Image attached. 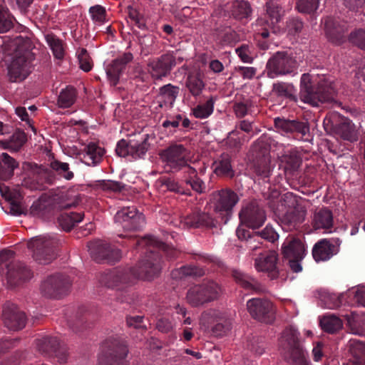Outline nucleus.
Segmentation results:
<instances>
[{
  "mask_svg": "<svg viewBox=\"0 0 365 365\" xmlns=\"http://www.w3.org/2000/svg\"><path fill=\"white\" fill-rule=\"evenodd\" d=\"M300 88V98L304 103L313 106H319L320 103H325L339 104L335 101L334 87L325 80L317 81L309 73H304L301 77Z\"/></svg>",
  "mask_w": 365,
  "mask_h": 365,
  "instance_id": "1",
  "label": "nucleus"
},
{
  "mask_svg": "<svg viewBox=\"0 0 365 365\" xmlns=\"http://www.w3.org/2000/svg\"><path fill=\"white\" fill-rule=\"evenodd\" d=\"M31 51L32 44L29 39L16 43L14 56L7 66V76L10 82H21L31 73L32 62L35 58Z\"/></svg>",
  "mask_w": 365,
  "mask_h": 365,
  "instance_id": "2",
  "label": "nucleus"
},
{
  "mask_svg": "<svg viewBox=\"0 0 365 365\" xmlns=\"http://www.w3.org/2000/svg\"><path fill=\"white\" fill-rule=\"evenodd\" d=\"M15 252L4 249L0 252V267L6 269V278L9 287H14L32 277L29 268L20 262L14 261Z\"/></svg>",
  "mask_w": 365,
  "mask_h": 365,
  "instance_id": "3",
  "label": "nucleus"
},
{
  "mask_svg": "<svg viewBox=\"0 0 365 365\" xmlns=\"http://www.w3.org/2000/svg\"><path fill=\"white\" fill-rule=\"evenodd\" d=\"M160 158L167 172H178L187 165L190 151L184 145L173 143L162 150Z\"/></svg>",
  "mask_w": 365,
  "mask_h": 365,
  "instance_id": "4",
  "label": "nucleus"
},
{
  "mask_svg": "<svg viewBox=\"0 0 365 365\" xmlns=\"http://www.w3.org/2000/svg\"><path fill=\"white\" fill-rule=\"evenodd\" d=\"M321 302L324 307L327 309H336L343 303L348 304H357L365 307V287L357 289L352 288L346 293L336 294L335 293H324L321 295Z\"/></svg>",
  "mask_w": 365,
  "mask_h": 365,
  "instance_id": "5",
  "label": "nucleus"
},
{
  "mask_svg": "<svg viewBox=\"0 0 365 365\" xmlns=\"http://www.w3.org/2000/svg\"><path fill=\"white\" fill-rule=\"evenodd\" d=\"M150 148L148 135H138L129 140L121 139L117 143L115 153L120 157L130 156L133 159L143 158Z\"/></svg>",
  "mask_w": 365,
  "mask_h": 365,
  "instance_id": "6",
  "label": "nucleus"
},
{
  "mask_svg": "<svg viewBox=\"0 0 365 365\" xmlns=\"http://www.w3.org/2000/svg\"><path fill=\"white\" fill-rule=\"evenodd\" d=\"M160 269V255L155 250H150L138 264L130 269V271L135 281L138 279L151 280L158 276Z\"/></svg>",
  "mask_w": 365,
  "mask_h": 365,
  "instance_id": "7",
  "label": "nucleus"
},
{
  "mask_svg": "<svg viewBox=\"0 0 365 365\" xmlns=\"http://www.w3.org/2000/svg\"><path fill=\"white\" fill-rule=\"evenodd\" d=\"M325 129L328 127L335 135L344 140L354 143L358 140V131L352 121L346 117L337 113L332 114L324 120Z\"/></svg>",
  "mask_w": 365,
  "mask_h": 365,
  "instance_id": "8",
  "label": "nucleus"
},
{
  "mask_svg": "<svg viewBox=\"0 0 365 365\" xmlns=\"http://www.w3.org/2000/svg\"><path fill=\"white\" fill-rule=\"evenodd\" d=\"M103 353L98 358V365H127V346L116 339L107 340L103 345Z\"/></svg>",
  "mask_w": 365,
  "mask_h": 365,
  "instance_id": "9",
  "label": "nucleus"
},
{
  "mask_svg": "<svg viewBox=\"0 0 365 365\" xmlns=\"http://www.w3.org/2000/svg\"><path fill=\"white\" fill-rule=\"evenodd\" d=\"M56 239L50 236L36 237L28 243V247L32 250L34 259L41 264H48L56 257Z\"/></svg>",
  "mask_w": 365,
  "mask_h": 365,
  "instance_id": "10",
  "label": "nucleus"
},
{
  "mask_svg": "<svg viewBox=\"0 0 365 365\" xmlns=\"http://www.w3.org/2000/svg\"><path fill=\"white\" fill-rule=\"evenodd\" d=\"M135 282L130 269H115L102 273L99 277V283L106 287L125 290Z\"/></svg>",
  "mask_w": 365,
  "mask_h": 365,
  "instance_id": "11",
  "label": "nucleus"
},
{
  "mask_svg": "<svg viewBox=\"0 0 365 365\" xmlns=\"http://www.w3.org/2000/svg\"><path fill=\"white\" fill-rule=\"evenodd\" d=\"M114 220L125 231H138L145 225V216L135 207L122 208L116 212Z\"/></svg>",
  "mask_w": 365,
  "mask_h": 365,
  "instance_id": "12",
  "label": "nucleus"
},
{
  "mask_svg": "<svg viewBox=\"0 0 365 365\" xmlns=\"http://www.w3.org/2000/svg\"><path fill=\"white\" fill-rule=\"evenodd\" d=\"M71 286V282L67 276L56 274L48 277L43 282L41 291L48 297L58 298L66 294Z\"/></svg>",
  "mask_w": 365,
  "mask_h": 365,
  "instance_id": "13",
  "label": "nucleus"
},
{
  "mask_svg": "<svg viewBox=\"0 0 365 365\" xmlns=\"http://www.w3.org/2000/svg\"><path fill=\"white\" fill-rule=\"evenodd\" d=\"M247 309L250 316L262 322L272 323L274 319L272 303L264 298H252L247 302Z\"/></svg>",
  "mask_w": 365,
  "mask_h": 365,
  "instance_id": "14",
  "label": "nucleus"
},
{
  "mask_svg": "<svg viewBox=\"0 0 365 365\" xmlns=\"http://www.w3.org/2000/svg\"><path fill=\"white\" fill-rule=\"evenodd\" d=\"M295 59L285 52H277L267 63V74L270 78L293 72Z\"/></svg>",
  "mask_w": 365,
  "mask_h": 365,
  "instance_id": "15",
  "label": "nucleus"
},
{
  "mask_svg": "<svg viewBox=\"0 0 365 365\" xmlns=\"http://www.w3.org/2000/svg\"><path fill=\"white\" fill-rule=\"evenodd\" d=\"M175 65V57L171 53L150 60L147 64L148 73L154 81L162 80L168 76Z\"/></svg>",
  "mask_w": 365,
  "mask_h": 365,
  "instance_id": "16",
  "label": "nucleus"
},
{
  "mask_svg": "<svg viewBox=\"0 0 365 365\" xmlns=\"http://www.w3.org/2000/svg\"><path fill=\"white\" fill-rule=\"evenodd\" d=\"M239 201V195L231 189H222L213 192L210 197L214 210L217 212H225L227 215L232 213Z\"/></svg>",
  "mask_w": 365,
  "mask_h": 365,
  "instance_id": "17",
  "label": "nucleus"
},
{
  "mask_svg": "<svg viewBox=\"0 0 365 365\" xmlns=\"http://www.w3.org/2000/svg\"><path fill=\"white\" fill-rule=\"evenodd\" d=\"M324 24L326 36L331 43L341 45L346 41L349 29L346 22L327 16L324 19Z\"/></svg>",
  "mask_w": 365,
  "mask_h": 365,
  "instance_id": "18",
  "label": "nucleus"
},
{
  "mask_svg": "<svg viewBox=\"0 0 365 365\" xmlns=\"http://www.w3.org/2000/svg\"><path fill=\"white\" fill-rule=\"evenodd\" d=\"M239 217L242 223L252 229L262 226L266 220L264 211L256 202H251L243 207L239 213Z\"/></svg>",
  "mask_w": 365,
  "mask_h": 365,
  "instance_id": "19",
  "label": "nucleus"
},
{
  "mask_svg": "<svg viewBox=\"0 0 365 365\" xmlns=\"http://www.w3.org/2000/svg\"><path fill=\"white\" fill-rule=\"evenodd\" d=\"M2 317L5 326L14 331L23 329L26 325V317L16 305L6 303L2 311Z\"/></svg>",
  "mask_w": 365,
  "mask_h": 365,
  "instance_id": "20",
  "label": "nucleus"
},
{
  "mask_svg": "<svg viewBox=\"0 0 365 365\" xmlns=\"http://www.w3.org/2000/svg\"><path fill=\"white\" fill-rule=\"evenodd\" d=\"M279 351L285 359H297V331L294 327H287L282 333L279 341Z\"/></svg>",
  "mask_w": 365,
  "mask_h": 365,
  "instance_id": "21",
  "label": "nucleus"
},
{
  "mask_svg": "<svg viewBox=\"0 0 365 365\" xmlns=\"http://www.w3.org/2000/svg\"><path fill=\"white\" fill-rule=\"evenodd\" d=\"M217 220L210 213L202 211L194 212L180 220L184 228L212 229L217 227Z\"/></svg>",
  "mask_w": 365,
  "mask_h": 365,
  "instance_id": "22",
  "label": "nucleus"
},
{
  "mask_svg": "<svg viewBox=\"0 0 365 365\" xmlns=\"http://www.w3.org/2000/svg\"><path fill=\"white\" fill-rule=\"evenodd\" d=\"M133 59V55L130 52H125L119 56L106 67V71L108 81L110 84L115 86L118 84L120 77L124 72L126 66Z\"/></svg>",
  "mask_w": 365,
  "mask_h": 365,
  "instance_id": "23",
  "label": "nucleus"
},
{
  "mask_svg": "<svg viewBox=\"0 0 365 365\" xmlns=\"http://www.w3.org/2000/svg\"><path fill=\"white\" fill-rule=\"evenodd\" d=\"M284 205L293 208L287 211L281 218V226L286 231H292L297 227V197L292 192H287L283 195Z\"/></svg>",
  "mask_w": 365,
  "mask_h": 365,
  "instance_id": "24",
  "label": "nucleus"
},
{
  "mask_svg": "<svg viewBox=\"0 0 365 365\" xmlns=\"http://www.w3.org/2000/svg\"><path fill=\"white\" fill-rule=\"evenodd\" d=\"M277 255L275 252H269L266 255H261L255 259V266L257 271L265 272L268 276L274 279L278 276L277 269Z\"/></svg>",
  "mask_w": 365,
  "mask_h": 365,
  "instance_id": "25",
  "label": "nucleus"
},
{
  "mask_svg": "<svg viewBox=\"0 0 365 365\" xmlns=\"http://www.w3.org/2000/svg\"><path fill=\"white\" fill-rule=\"evenodd\" d=\"M282 254L284 262L287 263L294 272H297V237L290 235L285 239L282 245Z\"/></svg>",
  "mask_w": 365,
  "mask_h": 365,
  "instance_id": "26",
  "label": "nucleus"
},
{
  "mask_svg": "<svg viewBox=\"0 0 365 365\" xmlns=\"http://www.w3.org/2000/svg\"><path fill=\"white\" fill-rule=\"evenodd\" d=\"M104 155V149L94 143L87 145L80 154L81 160L89 166H95L98 164Z\"/></svg>",
  "mask_w": 365,
  "mask_h": 365,
  "instance_id": "27",
  "label": "nucleus"
},
{
  "mask_svg": "<svg viewBox=\"0 0 365 365\" xmlns=\"http://www.w3.org/2000/svg\"><path fill=\"white\" fill-rule=\"evenodd\" d=\"M333 225V214L329 209L323 207L315 212L313 220L315 230L322 229L326 232H331Z\"/></svg>",
  "mask_w": 365,
  "mask_h": 365,
  "instance_id": "28",
  "label": "nucleus"
},
{
  "mask_svg": "<svg viewBox=\"0 0 365 365\" xmlns=\"http://www.w3.org/2000/svg\"><path fill=\"white\" fill-rule=\"evenodd\" d=\"M336 253L335 246L326 239L316 243L312 250V256L317 262L329 260Z\"/></svg>",
  "mask_w": 365,
  "mask_h": 365,
  "instance_id": "29",
  "label": "nucleus"
},
{
  "mask_svg": "<svg viewBox=\"0 0 365 365\" xmlns=\"http://www.w3.org/2000/svg\"><path fill=\"white\" fill-rule=\"evenodd\" d=\"M45 349L43 351L52 352L61 364H65L68 359L67 349L61 346L56 337L46 338L43 340Z\"/></svg>",
  "mask_w": 365,
  "mask_h": 365,
  "instance_id": "30",
  "label": "nucleus"
},
{
  "mask_svg": "<svg viewBox=\"0 0 365 365\" xmlns=\"http://www.w3.org/2000/svg\"><path fill=\"white\" fill-rule=\"evenodd\" d=\"M214 172L219 176L232 177L234 170L231 164V156L227 153H222L213 163Z\"/></svg>",
  "mask_w": 365,
  "mask_h": 365,
  "instance_id": "31",
  "label": "nucleus"
},
{
  "mask_svg": "<svg viewBox=\"0 0 365 365\" xmlns=\"http://www.w3.org/2000/svg\"><path fill=\"white\" fill-rule=\"evenodd\" d=\"M19 167V163L6 153L0 156V179L7 180L14 175V172Z\"/></svg>",
  "mask_w": 365,
  "mask_h": 365,
  "instance_id": "32",
  "label": "nucleus"
},
{
  "mask_svg": "<svg viewBox=\"0 0 365 365\" xmlns=\"http://www.w3.org/2000/svg\"><path fill=\"white\" fill-rule=\"evenodd\" d=\"M232 276L237 284L243 288L255 292H260L264 290L260 283L253 277L238 270L232 272Z\"/></svg>",
  "mask_w": 365,
  "mask_h": 365,
  "instance_id": "33",
  "label": "nucleus"
},
{
  "mask_svg": "<svg viewBox=\"0 0 365 365\" xmlns=\"http://www.w3.org/2000/svg\"><path fill=\"white\" fill-rule=\"evenodd\" d=\"M88 250L91 257L98 263L106 260L107 254L110 246L101 241H94L88 243Z\"/></svg>",
  "mask_w": 365,
  "mask_h": 365,
  "instance_id": "34",
  "label": "nucleus"
},
{
  "mask_svg": "<svg viewBox=\"0 0 365 365\" xmlns=\"http://www.w3.org/2000/svg\"><path fill=\"white\" fill-rule=\"evenodd\" d=\"M267 14L269 17L271 24L273 26V31L277 32L278 27L275 26L282 20L284 16V11L278 4L273 1H269L265 4Z\"/></svg>",
  "mask_w": 365,
  "mask_h": 365,
  "instance_id": "35",
  "label": "nucleus"
},
{
  "mask_svg": "<svg viewBox=\"0 0 365 365\" xmlns=\"http://www.w3.org/2000/svg\"><path fill=\"white\" fill-rule=\"evenodd\" d=\"M252 11L250 3L243 0L235 1L230 10L232 16L238 20L247 19L251 16Z\"/></svg>",
  "mask_w": 365,
  "mask_h": 365,
  "instance_id": "36",
  "label": "nucleus"
},
{
  "mask_svg": "<svg viewBox=\"0 0 365 365\" xmlns=\"http://www.w3.org/2000/svg\"><path fill=\"white\" fill-rule=\"evenodd\" d=\"M27 140L26 133L20 130L15 131L9 140L1 141L0 143L5 149L11 151H19Z\"/></svg>",
  "mask_w": 365,
  "mask_h": 365,
  "instance_id": "37",
  "label": "nucleus"
},
{
  "mask_svg": "<svg viewBox=\"0 0 365 365\" xmlns=\"http://www.w3.org/2000/svg\"><path fill=\"white\" fill-rule=\"evenodd\" d=\"M186 300L188 304L194 307H200L207 303L200 284L189 288L186 294Z\"/></svg>",
  "mask_w": 365,
  "mask_h": 365,
  "instance_id": "38",
  "label": "nucleus"
},
{
  "mask_svg": "<svg viewBox=\"0 0 365 365\" xmlns=\"http://www.w3.org/2000/svg\"><path fill=\"white\" fill-rule=\"evenodd\" d=\"M200 285L207 303L217 299L222 293L220 286L213 280H204Z\"/></svg>",
  "mask_w": 365,
  "mask_h": 365,
  "instance_id": "39",
  "label": "nucleus"
},
{
  "mask_svg": "<svg viewBox=\"0 0 365 365\" xmlns=\"http://www.w3.org/2000/svg\"><path fill=\"white\" fill-rule=\"evenodd\" d=\"M319 324L324 331L334 334L342 328L343 322L338 317L330 314L324 316L320 319Z\"/></svg>",
  "mask_w": 365,
  "mask_h": 365,
  "instance_id": "40",
  "label": "nucleus"
},
{
  "mask_svg": "<svg viewBox=\"0 0 365 365\" xmlns=\"http://www.w3.org/2000/svg\"><path fill=\"white\" fill-rule=\"evenodd\" d=\"M76 95V91L73 87L67 86L60 92L57 105L61 108H70L75 103Z\"/></svg>",
  "mask_w": 365,
  "mask_h": 365,
  "instance_id": "41",
  "label": "nucleus"
},
{
  "mask_svg": "<svg viewBox=\"0 0 365 365\" xmlns=\"http://www.w3.org/2000/svg\"><path fill=\"white\" fill-rule=\"evenodd\" d=\"M185 86L190 94L194 97H198L205 88L203 81L197 75H189L185 81Z\"/></svg>",
  "mask_w": 365,
  "mask_h": 365,
  "instance_id": "42",
  "label": "nucleus"
},
{
  "mask_svg": "<svg viewBox=\"0 0 365 365\" xmlns=\"http://www.w3.org/2000/svg\"><path fill=\"white\" fill-rule=\"evenodd\" d=\"M205 274L204 269L196 266H182L172 272V276L175 278L186 277H202Z\"/></svg>",
  "mask_w": 365,
  "mask_h": 365,
  "instance_id": "43",
  "label": "nucleus"
},
{
  "mask_svg": "<svg viewBox=\"0 0 365 365\" xmlns=\"http://www.w3.org/2000/svg\"><path fill=\"white\" fill-rule=\"evenodd\" d=\"M216 98L211 96L205 103L197 106L193 110L192 113L197 118H206L213 112L214 104Z\"/></svg>",
  "mask_w": 365,
  "mask_h": 365,
  "instance_id": "44",
  "label": "nucleus"
},
{
  "mask_svg": "<svg viewBox=\"0 0 365 365\" xmlns=\"http://www.w3.org/2000/svg\"><path fill=\"white\" fill-rule=\"evenodd\" d=\"M179 92L180 88L178 86L168 83L159 88V97L163 98L165 102H168L173 106Z\"/></svg>",
  "mask_w": 365,
  "mask_h": 365,
  "instance_id": "45",
  "label": "nucleus"
},
{
  "mask_svg": "<svg viewBox=\"0 0 365 365\" xmlns=\"http://www.w3.org/2000/svg\"><path fill=\"white\" fill-rule=\"evenodd\" d=\"M46 39L55 58L62 59L65 54L63 41L53 34H48Z\"/></svg>",
  "mask_w": 365,
  "mask_h": 365,
  "instance_id": "46",
  "label": "nucleus"
},
{
  "mask_svg": "<svg viewBox=\"0 0 365 365\" xmlns=\"http://www.w3.org/2000/svg\"><path fill=\"white\" fill-rule=\"evenodd\" d=\"M276 128L283 135L294 134L297 131V120L277 118L274 119Z\"/></svg>",
  "mask_w": 365,
  "mask_h": 365,
  "instance_id": "47",
  "label": "nucleus"
},
{
  "mask_svg": "<svg viewBox=\"0 0 365 365\" xmlns=\"http://www.w3.org/2000/svg\"><path fill=\"white\" fill-rule=\"evenodd\" d=\"M82 212H70L61 215L59 221L63 228L69 231L76 224L82 221L83 218Z\"/></svg>",
  "mask_w": 365,
  "mask_h": 365,
  "instance_id": "48",
  "label": "nucleus"
},
{
  "mask_svg": "<svg viewBox=\"0 0 365 365\" xmlns=\"http://www.w3.org/2000/svg\"><path fill=\"white\" fill-rule=\"evenodd\" d=\"M245 140V136L239 130H233L228 133L225 140V144L231 149L239 150Z\"/></svg>",
  "mask_w": 365,
  "mask_h": 365,
  "instance_id": "49",
  "label": "nucleus"
},
{
  "mask_svg": "<svg viewBox=\"0 0 365 365\" xmlns=\"http://www.w3.org/2000/svg\"><path fill=\"white\" fill-rule=\"evenodd\" d=\"M51 168L66 180H71L73 178V173L69 171V165L67 163L54 160L51 163Z\"/></svg>",
  "mask_w": 365,
  "mask_h": 365,
  "instance_id": "50",
  "label": "nucleus"
},
{
  "mask_svg": "<svg viewBox=\"0 0 365 365\" xmlns=\"http://www.w3.org/2000/svg\"><path fill=\"white\" fill-rule=\"evenodd\" d=\"M128 16L130 19L135 24V25H136L138 29L141 30H146L148 27L144 16L132 6H128Z\"/></svg>",
  "mask_w": 365,
  "mask_h": 365,
  "instance_id": "51",
  "label": "nucleus"
},
{
  "mask_svg": "<svg viewBox=\"0 0 365 365\" xmlns=\"http://www.w3.org/2000/svg\"><path fill=\"white\" fill-rule=\"evenodd\" d=\"M349 41L359 48L365 50V31L357 29L351 32Z\"/></svg>",
  "mask_w": 365,
  "mask_h": 365,
  "instance_id": "52",
  "label": "nucleus"
},
{
  "mask_svg": "<svg viewBox=\"0 0 365 365\" xmlns=\"http://www.w3.org/2000/svg\"><path fill=\"white\" fill-rule=\"evenodd\" d=\"M253 48L247 44H242L235 49L236 53L244 63H250L253 61L252 56Z\"/></svg>",
  "mask_w": 365,
  "mask_h": 365,
  "instance_id": "53",
  "label": "nucleus"
},
{
  "mask_svg": "<svg viewBox=\"0 0 365 365\" xmlns=\"http://www.w3.org/2000/svg\"><path fill=\"white\" fill-rule=\"evenodd\" d=\"M97 186L103 190L113 192H120L125 187L120 182L110 180H100L98 182Z\"/></svg>",
  "mask_w": 365,
  "mask_h": 365,
  "instance_id": "54",
  "label": "nucleus"
},
{
  "mask_svg": "<svg viewBox=\"0 0 365 365\" xmlns=\"http://www.w3.org/2000/svg\"><path fill=\"white\" fill-rule=\"evenodd\" d=\"M77 56L80 68L86 72L91 71L92 68V61L87 50L86 48H81L78 51Z\"/></svg>",
  "mask_w": 365,
  "mask_h": 365,
  "instance_id": "55",
  "label": "nucleus"
},
{
  "mask_svg": "<svg viewBox=\"0 0 365 365\" xmlns=\"http://www.w3.org/2000/svg\"><path fill=\"white\" fill-rule=\"evenodd\" d=\"M89 13L92 20L96 24H101L106 20V9L101 5L90 7Z\"/></svg>",
  "mask_w": 365,
  "mask_h": 365,
  "instance_id": "56",
  "label": "nucleus"
},
{
  "mask_svg": "<svg viewBox=\"0 0 365 365\" xmlns=\"http://www.w3.org/2000/svg\"><path fill=\"white\" fill-rule=\"evenodd\" d=\"M319 5V0H298V11L310 14L315 11Z\"/></svg>",
  "mask_w": 365,
  "mask_h": 365,
  "instance_id": "57",
  "label": "nucleus"
},
{
  "mask_svg": "<svg viewBox=\"0 0 365 365\" xmlns=\"http://www.w3.org/2000/svg\"><path fill=\"white\" fill-rule=\"evenodd\" d=\"M12 26V20L7 11L0 8V33L7 32Z\"/></svg>",
  "mask_w": 365,
  "mask_h": 365,
  "instance_id": "58",
  "label": "nucleus"
},
{
  "mask_svg": "<svg viewBox=\"0 0 365 365\" xmlns=\"http://www.w3.org/2000/svg\"><path fill=\"white\" fill-rule=\"evenodd\" d=\"M165 246V245L163 242L158 241L153 236H148L141 238L140 240H138L136 243V247H153V248L159 247L164 249Z\"/></svg>",
  "mask_w": 365,
  "mask_h": 365,
  "instance_id": "59",
  "label": "nucleus"
},
{
  "mask_svg": "<svg viewBox=\"0 0 365 365\" xmlns=\"http://www.w3.org/2000/svg\"><path fill=\"white\" fill-rule=\"evenodd\" d=\"M232 324L231 320H225L223 322H220L215 324L213 327L212 331L213 334L217 336H222L231 329Z\"/></svg>",
  "mask_w": 365,
  "mask_h": 365,
  "instance_id": "60",
  "label": "nucleus"
},
{
  "mask_svg": "<svg viewBox=\"0 0 365 365\" xmlns=\"http://www.w3.org/2000/svg\"><path fill=\"white\" fill-rule=\"evenodd\" d=\"M255 236L261 237L271 242H274L279 239V235L277 232H276L274 230L269 226H266L261 232H256Z\"/></svg>",
  "mask_w": 365,
  "mask_h": 365,
  "instance_id": "61",
  "label": "nucleus"
},
{
  "mask_svg": "<svg viewBox=\"0 0 365 365\" xmlns=\"http://www.w3.org/2000/svg\"><path fill=\"white\" fill-rule=\"evenodd\" d=\"M160 184L161 187H165V190L180 193L182 192V188L178 182L173 179L164 178L160 179Z\"/></svg>",
  "mask_w": 365,
  "mask_h": 365,
  "instance_id": "62",
  "label": "nucleus"
},
{
  "mask_svg": "<svg viewBox=\"0 0 365 365\" xmlns=\"http://www.w3.org/2000/svg\"><path fill=\"white\" fill-rule=\"evenodd\" d=\"M185 182L190 185L192 189L198 193L205 192L206 185L204 181L198 175L192 178H186Z\"/></svg>",
  "mask_w": 365,
  "mask_h": 365,
  "instance_id": "63",
  "label": "nucleus"
},
{
  "mask_svg": "<svg viewBox=\"0 0 365 365\" xmlns=\"http://www.w3.org/2000/svg\"><path fill=\"white\" fill-rule=\"evenodd\" d=\"M273 89L279 96H292L291 92L294 90V86L279 83L274 84Z\"/></svg>",
  "mask_w": 365,
  "mask_h": 365,
  "instance_id": "64",
  "label": "nucleus"
}]
</instances>
